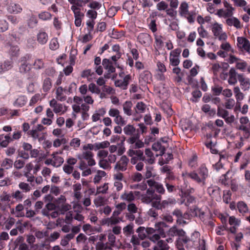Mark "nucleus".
Segmentation results:
<instances>
[{
  "mask_svg": "<svg viewBox=\"0 0 250 250\" xmlns=\"http://www.w3.org/2000/svg\"><path fill=\"white\" fill-rule=\"evenodd\" d=\"M168 234L172 236L178 235L179 237L175 242V245H178L179 246L184 245L187 249L193 247L194 245H195V243L197 242L198 238L200 236L199 232L194 231L189 238L186 235V232L183 229H177L175 227L169 229Z\"/></svg>",
  "mask_w": 250,
  "mask_h": 250,
  "instance_id": "nucleus-1",
  "label": "nucleus"
},
{
  "mask_svg": "<svg viewBox=\"0 0 250 250\" xmlns=\"http://www.w3.org/2000/svg\"><path fill=\"white\" fill-rule=\"evenodd\" d=\"M182 175L184 179L190 178L198 184L204 186L208 176V171L205 165H202L196 171L183 172Z\"/></svg>",
  "mask_w": 250,
  "mask_h": 250,
  "instance_id": "nucleus-2",
  "label": "nucleus"
},
{
  "mask_svg": "<svg viewBox=\"0 0 250 250\" xmlns=\"http://www.w3.org/2000/svg\"><path fill=\"white\" fill-rule=\"evenodd\" d=\"M140 198L143 203L146 204H151L152 206V203L157 200H161L162 196L155 193L154 189L148 188L145 193L141 195Z\"/></svg>",
  "mask_w": 250,
  "mask_h": 250,
  "instance_id": "nucleus-3",
  "label": "nucleus"
},
{
  "mask_svg": "<svg viewBox=\"0 0 250 250\" xmlns=\"http://www.w3.org/2000/svg\"><path fill=\"white\" fill-rule=\"evenodd\" d=\"M127 154L129 157H131L130 163L133 165H135L139 161H144L145 162V155L143 151L142 150L129 149Z\"/></svg>",
  "mask_w": 250,
  "mask_h": 250,
  "instance_id": "nucleus-4",
  "label": "nucleus"
},
{
  "mask_svg": "<svg viewBox=\"0 0 250 250\" xmlns=\"http://www.w3.org/2000/svg\"><path fill=\"white\" fill-rule=\"evenodd\" d=\"M31 55L29 54H26L21 57L19 62L21 64L19 67V71L21 73L26 74L30 71L31 69V64L27 62L30 60Z\"/></svg>",
  "mask_w": 250,
  "mask_h": 250,
  "instance_id": "nucleus-5",
  "label": "nucleus"
},
{
  "mask_svg": "<svg viewBox=\"0 0 250 250\" xmlns=\"http://www.w3.org/2000/svg\"><path fill=\"white\" fill-rule=\"evenodd\" d=\"M222 25L217 22L215 23L212 27V32L215 37H217L219 41H225L227 39L226 33L222 32Z\"/></svg>",
  "mask_w": 250,
  "mask_h": 250,
  "instance_id": "nucleus-6",
  "label": "nucleus"
},
{
  "mask_svg": "<svg viewBox=\"0 0 250 250\" xmlns=\"http://www.w3.org/2000/svg\"><path fill=\"white\" fill-rule=\"evenodd\" d=\"M49 105L53 108V111L56 113L64 114L67 110L66 106L61 103H59L55 99H52L49 102Z\"/></svg>",
  "mask_w": 250,
  "mask_h": 250,
  "instance_id": "nucleus-7",
  "label": "nucleus"
},
{
  "mask_svg": "<svg viewBox=\"0 0 250 250\" xmlns=\"http://www.w3.org/2000/svg\"><path fill=\"white\" fill-rule=\"evenodd\" d=\"M129 162V159L125 155L122 156L115 165L114 169L118 172L125 171Z\"/></svg>",
  "mask_w": 250,
  "mask_h": 250,
  "instance_id": "nucleus-8",
  "label": "nucleus"
},
{
  "mask_svg": "<svg viewBox=\"0 0 250 250\" xmlns=\"http://www.w3.org/2000/svg\"><path fill=\"white\" fill-rule=\"evenodd\" d=\"M181 53V49L179 48H176L171 51L169 55L170 64L174 66H176L180 63L179 57Z\"/></svg>",
  "mask_w": 250,
  "mask_h": 250,
  "instance_id": "nucleus-9",
  "label": "nucleus"
},
{
  "mask_svg": "<svg viewBox=\"0 0 250 250\" xmlns=\"http://www.w3.org/2000/svg\"><path fill=\"white\" fill-rule=\"evenodd\" d=\"M165 231L164 229H154V231L152 233H149L148 238L150 241L154 243H157L158 241H161L160 238L161 237H165Z\"/></svg>",
  "mask_w": 250,
  "mask_h": 250,
  "instance_id": "nucleus-10",
  "label": "nucleus"
},
{
  "mask_svg": "<svg viewBox=\"0 0 250 250\" xmlns=\"http://www.w3.org/2000/svg\"><path fill=\"white\" fill-rule=\"evenodd\" d=\"M207 192L212 198L216 201L221 200L220 189L218 187L211 185L208 188Z\"/></svg>",
  "mask_w": 250,
  "mask_h": 250,
  "instance_id": "nucleus-11",
  "label": "nucleus"
},
{
  "mask_svg": "<svg viewBox=\"0 0 250 250\" xmlns=\"http://www.w3.org/2000/svg\"><path fill=\"white\" fill-rule=\"evenodd\" d=\"M153 231V228H145L144 227H140L136 230V232L138 233L139 237L142 240H144L147 236L148 237L149 233H152Z\"/></svg>",
  "mask_w": 250,
  "mask_h": 250,
  "instance_id": "nucleus-12",
  "label": "nucleus"
},
{
  "mask_svg": "<svg viewBox=\"0 0 250 250\" xmlns=\"http://www.w3.org/2000/svg\"><path fill=\"white\" fill-rule=\"evenodd\" d=\"M102 65L104 68L108 72L106 75H104V77L107 78H109L110 77L108 76V75L114 73L116 70L115 67L113 65V63L109 59H104L102 61Z\"/></svg>",
  "mask_w": 250,
  "mask_h": 250,
  "instance_id": "nucleus-13",
  "label": "nucleus"
},
{
  "mask_svg": "<svg viewBox=\"0 0 250 250\" xmlns=\"http://www.w3.org/2000/svg\"><path fill=\"white\" fill-rule=\"evenodd\" d=\"M237 78L242 90L244 91L248 90L250 87V79L246 78L243 74H239Z\"/></svg>",
  "mask_w": 250,
  "mask_h": 250,
  "instance_id": "nucleus-14",
  "label": "nucleus"
},
{
  "mask_svg": "<svg viewBox=\"0 0 250 250\" xmlns=\"http://www.w3.org/2000/svg\"><path fill=\"white\" fill-rule=\"evenodd\" d=\"M161 200H157L152 203V207L156 208L157 209L163 210L167 208L169 204H172L173 201L172 199L168 200H165L161 201Z\"/></svg>",
  "mask_w": 250,
  "mask_h": 250,
  "instance_id": "nucleus-15",
  "label": "nucleus"
},
{
  "mask_svg": "<svg viewBox=\"0 0 250 250\" xmlns=\"http://www.w3.org/2000/svg\"><path fill=\"white\" fill-rule=\"evenodd\" d=\"M152 81V76L150 72L145 70L142 72L139 77V83L142 85H145L148 83H150Z\"/></svg>",
  "mask_w": 250,
  "mask_h": 250,
  "instance_id": "nucleus-16",
  "label": "nucleus"
},
{
  "mask_svg": "<svg viewBox=\"0 0 250 250\" xmlns=\"http://www.w3.org/2000/svg\"><path fill=\"white\" fill-rule=\"evenodd\" d=\"M65 94H68L66 88H62V86H59L56 90V98L61 102L64 101L66 100Z\"/></svg>",
  "mask_w": 250,
  "mask_h": 250,
  "instance_id": "nucleus-17",
  "label": "nucleus"
},
{
  "mask_svg": "<svg viewBox=\"0 0 250 250\" xmlns=\"http://www.w3.org/2000/svg\"><path fill=\"white\" fill-rule=\"evenodd\" d=\"M137 40L141 44L147 46L151 42V36L147 33H141L138 35Z\"/></svg>",
  "mask_w": 250,
  "mask_h": 250,
  "instance_id": "nucleus-18",
  "label": "nucleus"
},
{
  "mask_svg": "<svg viewBox=\"0 0 250 250\" xmlns=\"http://www.w3.org/2000/svg\"><path fill=\"white\" fill-rule=\"evenodd\" d=\"M37 40L42 45L46 44L48 40V34L42 30H40L37 35Z\"/></svg>",
  "mask_w": 250,
  "mask_h": 250,
  "instance_id": "nucleus-19",
  "label": "nucleus"
},
{
  "mask_svg": "<svg viewBox=\"0 0 250 250\" xmlns=\"http://www.w3.org/2000/svg\"><path fill=\"white\" fill-rule=\"evenodd\" d=\"M234 10H231L229 9H218L215 15L218 16L219 18H223L225 19H228L231 17L233 15V12Z\"/></svg>",
  "mask_w": 250,
  "mask_h": 250,
  "instance_id": "nucleus-20",
  "label": "nucleus"
},
{
  "mask_svg": "<svg viewBox=\"0 0 250 250\" xmlns=\"http://www.w3.org/2000/svg\"><path fill=\"white\" fill-rule=\"evenodd\" d=\"M189 6L186 1H183L180 5L179 8V14L181 17H186L189 14L188 10Z\"/></svg>",
  "mask_w": 250,
  "mask_h": 250,
  "instance_id": "nucleus-21",
  "label": "nucleus"
},
{
  "mask_svg": "<svg viewBox=\"0 0 250 250\" xmlns=\"http://www.w3.org/2000/svg\"><path fill=\"white\" fill-rule=\"evenodd\" d=\"M189 211L191 217H198L203 222L205 221V213L198 208L195 207L193 208H190Z\"/></svg>",
  "mask_w": 250,
  "mask_h": 250,
  "instance_id": "nucleus-22",
  "label": "nucleus"
},
{
  "mask_svg": "<svg viewBox=\"0 0 250 250\" xmlns=\"http://www.w3.org/2000/svg\"><path fill=\"white\" fill-rule=\"evenodd\" d=\"M7 9L9 13L15 14L20 13L22 10L20 4L15 3H10L8 5Z\"/></svg>",
  "mask_w": 250,
  "mask_h": 250,
  "instance_id": "nucleus-23",
  "label": "nucleus"
},
{
  "mask_svg": "<svg viewBox=\"0 0 250 250\" xmlns=\"http://www.w3.org/2000/svg\"><path fill=\"white\" fill-rule=\"evenodd\" d=\"M226 24L229 26H233L237 29L241 28V22L238 19L232 16L231 17L228 18L226 20Z\"/></svg>",
  "mask_w": 250,
  "mask_h": 250,
  "instance_id": "nucleus-24",
  "label": "nucleus"
},
{
  "mask_svg": "<svg viewBox=\"0 0 250 250\" xmlns=\"http://www.w3.org/2000/svg\"><path fill=\"white\" fill-rule=\"evenodd\" d=\"M237 74L234 68H231L229 72L228 83L230 85L235 84L237 82Z\"/></svg>",
  "mask_w": 250,
  "mask_h": 250,
  "instance_id": "nucleus-25",
  "label": "nucleus"
},
{
  "mask_svg": "<svg viewBox=\"0 0 250 250\" xmlns=\"http://www.w3.org/2000/svg\"><path fill=\"white\" fill-rule=\"evenodd\" d=\"M83 159L87 161L88 165L89 166H93L96 164V162L93 159V154L91 151H86L83 153Z\"/></svg>",
  "mask_w": 250,
  "mask_h": 250,
  "instance_id": "nucleus-26",
  "label": "nucleus"
},
{
  "mask_svg": "<svg viewBox=\"0 0 250 250\" xmlns=\"http://www.w3.org/2000/svg\"><path fill=\"white\" fill-rule=\"evenodd\" d=\"M9 49L8 50V53L10 56L11 59L14 57H18L20 54V49L19 46L17 45H12L9 44Z\"/></svg>",
  "mask_w": 250,
  "mask_h": 250,
  "instance_id": "nucleus-27",
  "label": "nucleus"
},
{
  "mask_svg": "<svg viewBox=\"0 0 250 250\" xmlns=\"http://www.w3.org/2000/svg\"><path fill=\"white\" fill-rule=\"evenodd\" d=\"M238 43L240 45V47L242 48L245 50L249 51L250 49V43L249 41L245 38L238 37Z\"/></svg>",
  "mask_w": 250,
  "mask_h": 250,
  "instance_id": "nucleus-28",
  "label": "nucleus"
},
{
  "mask_svg": "<svg viewBox=\"0 0 250 250\" xmlns=\"http://www.w3.org/2000/svg\"><path fill=\"white\" fill-rule=\"evenodd\" d=\"M145 155L148 157L146 158L145 156V163L150 165L155 163V158L152 151L149 148H146L145 150Z\"/></svg>",
  "mask_w": 250,
  "mask_h": 250,
  "instance_id": "nucleus-29",
  "label": "nucleus"
},
{
  "mask_svg": "<svg viewBox=\"0 0 250 250\" xmlns=\"http://www.w3.org/2000/svg\"><path fill=\"white\" fill-rule=\"evenodd\" d=\"M121 199L127 202H131L135 200V196L132 191H125L121 195Z\"/></svg>",
  "mask_w": 250,
  "mask_h": 250,
  "instance_id": "nucleus-30",
  "label": "nucleus"
},
{
  "mask_svg": "<svg viewBox=\"0 0 250 250\" xmlns=\"http://www.w3.org/2000/svg\"><path fill=\"white\" fill-rule=\"evenodd\" d=\"M153 250H170V247L166 241L161 240L154 247Z\"/></svg>",
  "mask_w": 250,
  "mask_h": 250,
  "instance_id": "nucleus-31",
  "label": "nucleus"
},
{
  "mask_svg": "<svg viewBox=\"0 0 250 250\" xmlns=\"http://www.w3.org/2000/svg\"><path fill=\"white\" fill-rule=\"evenodd\" d=\"M237 208L239 212L244 214L249 212V208L246 203L243 201H240L237 203Z\"/></svg>",
  "mask_w": 250,
  "mask_h": 250,
  "instance_id": "nucleus-32",
  "label": "nucleus"
},
{
  "mask_svg": "<svg viewBox=\"0 0 250 250\" xmlns=\"http://www.w3.org/2000/svg\"><path fill=\"white\" fill-rule=\"evenodd\" d=\"M53 158V167H60L64 162L63 158L58 155H55V154H52Z\"/></svg>",
  "mask_w": 250,
  "mask_h": 250,
  "instance_id": "nucleus-33",
  "label": "nucleus"
},
{
  "mask_svg": "<svg viewBox=\"0 0 250 250\" xmlns=\"http://www.w3.org/2000/svg\"><path fill=\"white\" fill-rule=\"evenodd\" d=\"M27 101V97L23 95L19 96L14 103V105L17 107H22Z\"/></svg>",
  "mask_w": 250,
  "mask_h": 250,
  "instance_id": "nucleus-34",
  "label": "nucleus"
},
{
  "mask_svg": "<svg viewBox=\"0 0 250 250\" xmlns=\"http://www.w3.org/2000/svg\"><path fill=\"white\" fill-rule=\"evenodd\" d=\"M38 22L37 18L34 15H31L27 21V25L30 28L36 27Z\"/></svg>",
  "mask_w": 250,
  "mask_h": 250,
  "instance_id": "nucleus-35",
  "label": "nucleus"
},
{
  "mask_svg": "<svg viewBox=\"0 0 250 250\" xmlns=\"http://www.w3.org/2000/svg\"><path fill=\"white\" fill-rule=\"evenodd\" d=\"M132 104L131 101H127L123 104V110L124 113L127 116H130L132 114L131 107Z\"/></svg>",
  "mask_w": 250,
  "mask_h": 250,
  "instance_id": "nucleus-36",
  "label": "nucleus"
},
{
  "mask_svg": "<svg viewBox=\"0 0 250 250\" xmlns=\"http://www.w3.org/2000/svg\"><path fill=\"white\" fill-rule=\"evenodd\" d=\"M52 17V14L50 12L46 11H42L38 14L39 18L43 21H49L51 19Z\"/></svg>",
  "mask_w": 250,
  "mask_h": 250,
  "instance_id": "nucleus-37",
  "label": "nucleus"
},
{
  "mask_svg": "<svg viewBox=\"0 0 250 250\" xmlns=\"http://www.w3.org/2000/svg\"><path fill=\"white\" fill-rule=\"evenodd\" d=\"M52 87L51 80L49 78L44 79L42 83V89L45 92H48Z\"/></svg>",
  "mask_w": 250,
  "mask_h": 250,
  "instance_id": "nucleus-38",
  "label": "nucleus"
},
{
  "mask_svg": "<svg viewBox=\"0 0 250 250\" xmlns=\"http://www.w3.org/2000/svg\"><path fill=\"white\" fill-rule=\"evenodd\" d=\"M109 35L111 38L117 40H121L124 37L123 31H118L114 29H113L111 32L109 33Z\"/></svg>",
  "mask_w": 250,
  "mask_h": 250,
  "instance_id": "nucleus-39",
  "label": "nucleus"
},
{
  "mask_svg": "<svg viewBox=\"0 0 250 250\" xmlns=\"http://www.w3.org/2000/svg\"><path fill=\"white\" fill-rule=\"evenodd\" d=\"M74 237V236L73 234H72L71 233L66 234L63 238H62L61 241V245L62 246H66L68 244L69 242L73 239Z\"/></svg>",
  "mask_w": 250,
  "mask_h": 250,
  "instance_id": "nucleus-40",
  "label": "nucleus"
},
{
  "mask_svg": "<svg viewBox=\"0 0 250 250\" xmlns=\"http://www.w3.org/2000/svg\"><path fill=\"white\" fill-rule=\"evenodd\" d=\"M122 220L119 217H114L111 216L110 218H107L104 220V223L107 225H113L118 224Z\"/></svg>",
  "mask_w": 250,
  "mask_h": 250,
  "instance_id": "nucleus-41",
  "label": "nucleus"
},
{
  "mask_svg": "<svg viewBox=\"0 0 250 250\" xmlns=\"http://www.w3.org/2000/svg\"><path fill=\"white\" fill-rule=\"evenodd\" d=\"M12 197L17 201L21 202L24 198V194L22 192L17 190L12 194Z\"/></svg>",
  "mask_w": 250,
  "mask_h": 250,
  "instance_id": "nucleus-42",
  "label": "nucleus"
},
{
  "mask_svg": "<svg viewBox=\"0 0 250 250\" xmlns=\"http://www.w3.org/2000/svg\"><path fill=\"white\" fill-rule=\"evenodd\" d=\"M13 162L11 159H4L1 164V167L6 169H8L12 167Z\"/></svg>",
  "mask_w": 250,
  "mask_h": 250,
  "instance_id": "nucleus-43",
  "label": "nucleus"
},
{
  "mask_svg": "<svg viewBox=\"0 0 250 250\" xmlns=\"http://www.w3.org/2000/svg\"><path fill=\"white\" fill-rule=\"evenodd\" d=\"M123 130L126 135H132L135 133V128L132 125H127L124 127Z\"/></svg>",
  "mask_w": 250,
  "mask_h": 250,
  "instance_id": "nucleus-44",
  "label": "nucleus"
},
{
  "mask_svg": "<svg viewBox=\"0 0 250 250\" xmlns=\"http://www.w3.org/2000/svg\"><path fill=\"white\" fill-rule=\"evenodd\" d=\"M154 39L156 47L159 49L161 48L163 45V37L161 35L155 34Z\"/></svg>",
  "mask_w": 250,
  "mask_h": 250,
  "instance_id": "nucleus-45",
  "label": "nucleus"
},
{
  "mask_svg": "<svg viewBox=\"0 0 250 250\" xmlns=\"http://www.w3.org/2000/svg\"><path fill=\"white\" fill-rule=\"evenodd\" d=\"M217 114L218 116L224 119L227 116L229 115V112L227 110L218 106Z\"/></svg>",
  "mask_w": 250,
  "mask_h": 250,
  "instance_id": "nucleus-46",
  "label": "nucleus"
},
{
  "mask_svg": "<svg viewBox=\"0 0 250 250\" xmlns=\"http://www.w3.org/2000/svg\"><path fill=\"white\" fill-rule=\"evenodd\" d=\"M146 105L143 102H138L136 105V112L141 113H144L146 110Z\"/></svg>",
  "mask_w": 250,
  "mask_h": 250,
  "instance_id": "nucleus-47",
  "label": "nucleus"
},
{
  "mask_svg": "<svg viewBox=\"0 0 250 250\" xmlns=\"http://www.w3.org/2000/svg\"><path fill=\"white\" fill-rule=\"evenodd\" d=\"M114 121L117 125L121 126H123L126 124V121L120 115V114L114 118Z\"/></svg>",
  "mask_w": 250,
  "mask_h": 250,
  "instance_id": "nucleus-48",
  "label": "nucleus"
},
{
  "mask_svg": "<svg viewBox=\"0 0 250 250\" xmlns=\"http://www.w3.org/2000/svg\"><path fill=\"white\" fill-rule=\"evenodd\" d=\"M182 221L181 222V224L182 225H185L188 223L187 222V220H189L191 218V215L190 214V212H186L184 213V214H182L181 216Z\"/></svg>",
  "mask_w": 250,
  "mask_h": 250,
  "instance_id": "nucleus-49",
  "label": "nucleus"
},
{
  "mask_svg": "<svg viewBox=\"0 0 250 250\" xmlns=\"http://www.w3.org/2000/svg\"><path fill=\"white\" fill-rule=\"evenodd\" d=\"M59 47V44L57 38H53L50 42L49 48L52 50L57 49Z\"/></svg>",
  "mask_w": 250,
  "mask_h": 250,
  "instance_id": "nucleus-50",
  "label": "nucleus"
},
{
  "mask_svg": "<svg viewBox=\"0 0 250 250\" xmlns=\"http://www.w3.org/2000/svg\"><path fill=\"white\" fill-rule=\"evenodd\" d=\"M155 189L156 191L161 196V195H163L165 193L166 190L163 185V184L161 183L158 182L156 185V187H155Z\"/></svg>",
  "mask_w": 250,
  "mask_h": 250,
  "instance_id": "nucleus-51",
  "label": "nucleus"
},
{
  "mask_svg": "<svg viewBox=\"0 0 250 250\" xmlns=\"http://www.w3.org/2000/svg\"><path fill=\"white\" fill-rule=\"evenodd\" d=\"M4 139L0 142V146L2 147H6L9 143L12 141L11 137L9 135H6L4 137Z\"/></svg>",
  "mask_w": 250,
  "mask_h": 250,
  "instance_id": "nucleus-52",
  "label": "nucleus"
},
{
  "mask_svg": "<svg viewBox=\"0 0 250 250\" xmlns=\"http://www.w3.org/2000/svg\"><path fill=\"white\" fill-rule=\"evenodd\" d=\"M99 165L100 167L104 169H107L110 167V165L109 164L107 160L104 159H101L100 160L99 162Z\"/></svg>",
  "mask_w": 250,
  "mask_h": 250,
  "instance_id": "nucleus-53",
  "label": "nucleus"
},
{
  "mask_svg": "<svg viewBox=\"0 0 250 250\" xmlns=\"http://www.w3.org/2000/svg\"><path fill=\"white\" fill-rule=\"evenodd\" d=\"M144 146V143L142 141L140 140L138 138L133 146H130L129 149L137 150V149L141 148Z\"/></svg>",
  "mask_w": 250,
  "mask_h": 250,
  "instance_id": "nucleus-54",
  "label": "nucleus"
},
{
  "mask_svg": "<svg viewBox=\"0 0 250 250\" xmlns=\"http://www.w3.org/2000/svg\"><path fill=\"white\" fill-rule=\"evenodd\" d=\"M88 6L92 9L96 10L100 9L102 7V4L98 1H93L88 5Z\"/></svg>",
  "mask_w": 250,
  "mask_h": 250,
  "instance_id": "nucleus-55",
  "label": "nucleus"
},
{
  "mask_svg": "<svg viewBox=\"0 0 250 250\" xmlns=\"http://www.w3.org/2000/svg\"><path fill=\"white\" fill-rule=\"evenodd\" d=\"M15 224V219L14 218H9L5 222V227L7 229H10Z\"/></svg>",
  "mask_w": 250,
  "mask_h": 250,
  "instance_id": "nucleus-56",
  "label": "nucleus"
},
{
  "mask_svg": "<svg viewBox=\"0 0 250 250\" xmlns=\"http://www.w3.org/2000/svg\"><path fill=\"white\" fill-rule=\"evenodd\" d=\"M231 196V192L229 190H226L224 191L223 201L226 203L228 204L230 201Z\"/></svg>",
  "mask_w": 250,
  "mask_h": 250,
  "instance_id": "nucleus-57",
  "label": "nucleus"
},
{
  "mask_svg": "<svg viewBox=\"0 0 250 250\" xmlns=\"http://www.w3.org/2000/svg\"><path fill=\"white\" fill-rule=\"evenodd\" d=\"M96 248L97 250H103L110 249V246H109L107 243H104L102 241H99L96 243Z\"/></svg>",
  "mask_w": 250,
  "mask_h": 250,
  "instance_id": "nucleus-58",
  "label": "nucleus"
},
{
  "mask_svg": "<svg viewBox=\"0 0 250 250\" xmlns=\"http://www.w3.org/2000/svg\"><path fill=\"white\" fill-rule=\"evenodd\" d=\"M19 188L24 192H29L31 190L29 185L24 182H21L19 184Z\"/></svg>",
  "mask_w": 250,
  "mask_h": 250,
  "instance_id": "nucleus-59",
  "label": "nucleus"
},
{
  "mask_svg": "<svg viewBox=\"0 0 250 250\" xmlns=\"http://www.w3.org/2000/svg\"><path fill=\"white\" fill-rule=\"evenodd\" d=\"M229 223L231 226H239L240 224V220L236 218L234 216H231L229 217Z\"/></svg>",
  "mask_w": 250,
  "mask_h": 250,
  "instance_id": "nucleus-60",
  "label": "nucleus"
},
{
  "mask_svg": "<svg viewBox=\"0 0 250 250\" xmlns=\"http://www.w3.org/2000/svg\"><path fill=\"white\" fill-rule=\"evenodd\" d=\"M8 29V23L5 20H0V32H4Z\"/></svg>",
  "mask_w": 250,
  "mask_h": 250,
  "instance_id": "nucleus-61",
  "label": "nucleus"
},
{
  "mask_svg": "<svg viewBox=\"0 0 250 250\" xmlns=\"http://www.w3.org/2000/svg\"><path fill=\"white\" fill-rule=\"evenodd\" d=\"M33 65L35 69H41L44 67V63L42 59H37L35 60Z\"/></svg>",
  "mask_w": 250,
  "mask_h": 250,
  "instance_id": "nucleus-62",
  "label": "nucleus"
},
{
  "mask_svg": "<svg viewBox=\"0 0 250 250\" xmlns=\"http://www.w3.org/2000/svg\"><path fill=\"white\" fill-rule=\"evenodd\" d=\"M88 90L92 93L99 94L101 92L100 88L94 83H90L88 85Z\"/></svg>",
  "mask_w": 250,
  "mask_h": 250,
  "instance_id": "nucleus-63",
  "label": "nucleus"
},
{
  "mask_svg": "<svg viewBox=\"0 0 250 250\" xmlns=\"http://www.w3.org/2000/svg\"><path fill=\"white\" fill-rule=\"evenodd\" d=\"M192 98L191 99L193 102H196L197 100L202 96V92L198 90H195L192 92Z\"/></svg>",
  "mask_w": 250,
  "mask_h": 250,
  "instance_id": "nucleus-64",
  "label": "nucleus"
}]
</instances>
